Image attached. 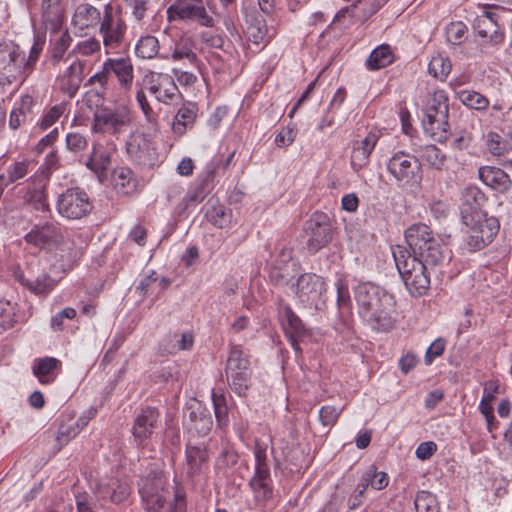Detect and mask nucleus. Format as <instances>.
I'll use <instances>...</instances> for the list:
<instances>
[{
    "label": "nucleus",
    "instance_id": "obj_37",
    "mask_svg": "<svg viewBox=\"0 0 512 512\" xmlns=\"http://www.w3.org/2000/svg\"><path fill=\"white\" fill-rule=\"evenodd\" d=\"M159 40L152 35H144L139 38L135 45V54L144 60L154 59L159 56Z\"/></svg>",
    "mask_w": 512,
    "mask_h": 512
},
{
    "label": "nucleus",
    "instance_id": "obj_54",
    "mask_svg": "<svg viewBox=\"0 0 512 512\" xmlns=\"http://www.w3.org/2000/svg\"><path fill=\"white\" fill-rule=\"evenodd\" d=\"M247 37L255 44L266 42L267 29L263 21L255 20L246 29Z\"/></svg>",
    "mask_w": 512,
    "mask_h": 512
},
{
    "label": "nucleus",
    "instance_id": "obj_62",
    "mask_svg": "<svg viewBox=\"0 0 512 512\" xmlns=\"http://www.w3.org/2000/svg\"><path fill=\"white\" fill-rule=\"evenodd\" d=\"M445 350V340L442 338L436 339L427 349L425 354V363L431 364L433 360L443 354Z\"/></svg>",
    "mask_w": 512,
    "mask_h": 512
},
{
    "label": "nucleus",
    "instance_id": "obj_61",
    "mask_svg": "<svg viewBox=\"0 0 512 512\" xmlns=\"http://www.w3.org/2000/svg\"><path fill=\"white\" fill-rule=\"evenodd\" d=\"M76 310L71 307L64 308L62 311L57 313L51 319V327L54 331H60L63 327V321L65 319H74L76 317Z\"/></svg>",
    "mask_w": 512,
    "mask_h": 512
},
{
    "label": "nucleus",
    "instance_id": "obj_48",
    "mask_svg": "<svg viewBox=\"0 0 512 512\" xmlns=\"http://www.w3.org/2000/svg\"><path fill=\"white\" fill-rule=\"evenodd\" d=\"M486 146L493 156H503L509 151L507 142L496 132H489L486 135Z\"/></svg>",
    "mask_w": 512,
    "mask_h": 512
},
{
    "label": "nucleus",
    "instance_id": "obj_56",
    "mask_svg": "<svg viewBox=\"0 0 512 512\" xmlns=\"http://www.w3.org/2000/svg\"><path fill=\"white\" fill-rule=\"evenodd\" d=\"M71 42H72V37L70 36V34L67 31L60 35V37L56 41L53 51H52V59L55 63L59 62L63 58L64 54L70 47Z\"/></svg>",
    "mask_w": 512,
    "mask_h": 512
},
{
    "label": "nucleus",
    "instance_id": "obj_57",
    "mask_svg": "<svg viewBox=\"0 0 512 512\" xmlns=\"http://www.w3.org/2000/svg\"><path fill=\"white\" fill-rule=\"evenodd\" d=\"M42 10L46 21L59 19L61 15V0H43Z\"/></svg>",
    "mask_w": 512,
    "mask_h": 512
},
{
    "label": "nucleus",
    "instance_id": "obj_52",
    "mask_svg": "<svg viewBox=\"0 0 512 512\" xmlns=\"http://www.w3.org/2000/svg\"><path fill=\"white\" fill-rule=\"evenodd\" d=\"M467 26L461 22H452L446 28L447 41L453 45L461 44L466 38Z\"/></svg>",
    "mask_w": 512,
    "mask_h": 512
},
{
    "label": "nucleus",
    "instance_id": "obj_8",
    "mask_svg": "<svg viewBox=\"0 0 512 512\" xmlns=\"http://www.w3.org/2000/svg\"><path fill=\"white\" fill-rule=\"evenodd\" d=\"M56 209L60 216L68 220H80L93 209L88 194L78 187L68 188L59 194Z\"/></svg>",
    "mask_w": 512,
    "mask_h": 512
},
{
    "label": "nucleus",
    "instance_id": "obj_7",
    "mask_svg": "<svg viewBox=\"0 0 512 512\" xmlns=\"http://www.w3.org/2000/svg\"><path fill=\"white\" fill-rule=\"evenodd\" d=\"M132 113L128 106H100L93 115L92 131L95 133L120 134L131 125Z\"/></svg>",
    "mask_w": 512,
    "mask_h": 512
},
{
    "label": "nucleus",
    "instance_id": "obj_28",
    "mask_svg": "<svg viewBox=\"0 0 512 512\" xmlns=\"http://www.w3.org/2000/svg\"><path fill=\"white\" fill-rule=\"evenodd\" d=\"M478 173L479 178L485 185L500 193H506L512 187L509 175L500 168L483 166L479 168Z\"/></svg>",
    "mask_w": 512,
    "mask_h": 512
},
{
    "label": "nucleus",
    "instance_id": "obj_3",
    "mask_svg": "<svg viewBox=\"0 0 512 512\" xmlns=\"http://www.w3.org/2000/svg\"><path fill=\"white\" fill-rule=\"evenodd\" d=\"M405 239L411 250V256L431 267L442 264L449 259L446 251L434 237L432 230L425 224L419 223L410 226L405 231Z\"/></svg>",
    "mask_w": 512,
    "mask_h": 512
},
{
    "label": "nucleus",
    "instance_id": "obj_58",
    "mask_svg": "<svg viewBox=\"0 0 512 512\" xmlns=\"http://www.w3.org/2000/svg\"><path fill=\"white\" fill-rule=\"evenodd\" d=\"M341 409L335 406H323L319 410V419L324 426H333L339 418Z\"/></svg>",
    "mask_w": 512,
    "mask_h": 512
},
{
    "label": "nucleus",
    "instance_id": "obj_17",
    "mask_svg": "<svg viewBox=\"0 0 512 512\" xmlns=\"http://www.w3.org/2000/svg\"><path fill=\"white\" fill-rule=\"evenodd\" d=\"M325 292L326 283L321 276L305 273L298 278L296 293L303 303L318 307Z\"/></svg>",
    "mask_w": 512,
    "mask_h": 512
},
{
    "label": "nucleus",
    "instance_id": "obj_49",
    "mask_svg": "<svg viewBox=\"0 0 512 512\" xmlns=\"http://www.w3.org/2000/svg\"><path fill=\"white\" fill-rule=\"evenodd\" d=\"M66 110V105L63 103L56 104L49 108L42 116L40 121L38 122L39 128L44 131L50 128L54 123H56L60 117L64 114Z\"/></svg>",
    "mask_w": 512,
    "mask_h": 512
},
{
    "label": "nucleus",
    "instance_id": "obj_35",
    "mask_svg": "<svg viewBox=\"0 0 512 512\" xmlns=\"http://www.w3.org/2000/svg\"><path fill=\"white\" fill-rule=\"evenodd\" d=\"M284 317L286 319L284 326L286 335L294 349L298 350L296 337L305 334V326L289 306L284 307Z\"/></svg>",
    "mask_w": 512,
    "mask_h": 512
},
{
    "label": "nucleus",
    "instance_id": "obj_14",
    "mask_svg": "<svg viewBox=\"0 0 512 512\" xmlns=\"http://www.w3.org/2000/svg\"><path fill=\"white\" fill-rule=\"evenodd\" d=\"M27 244L40 250H53L63 241L59 224L53 221L35 224L24 236Z\"/></svg>",
    "mask_w": 512,
    "mask_h": 512
},
{
    "label": "nucleus",
    "instance_id": "obj_12",
    "mask_svg": "<svg viewBox=\"0 0 512 512\" xmlns=\"http://www.w3.org/2000/svg\"><path fill=\"white\" fill-rule=\"evenodd\" d=\"M255 472L249 485L257 501H268L273 496L272 480L269 465L266 461V451L260 446L254 450Z\"/></svg>",
    "mask_w": 512,
    "mask_h": 512
},
{
    "label": "nucleus",
    "instance_id": "obj_46",
    "mask_svg": "<svg viewBox=\"0 0 512 512\" xmlns=\"http://www.w3.org/2000/svg\"><path fill=\"white\" fill-rule=\"evenodd\" d=\"M33 162L29 159H21L14 161L6 169V180L9 184H12L22 178H24L29 171L32 169Z\"/></svg>",
    "mask_w": 512,
    "mask_h": 512
},
{
    "label": "nucleus",
    "instance_id": "obj_64",
    "mask_svg": "<svg viewBox=\"0 0 512 512\" xmlns=\"http://www.w3.org/2000/svg\"><path fill=\"white\" fill-rule=\"evenodd\" d=\"M337 288V304L340 309L349 307L350 295L347 284L339 279L336 283Z\"/></svg>",
    "mask_w": 512,
    "mask_h": 512
},
{
    "label": "nucleus",
    "instance_id": "obj_51",
    "mask_svg": "<svg viewBox=\"0 0 512 512\" xmlns=\"http://www.w3.org/2000/svg\"><path fill=\"white\" fill-rule=\"evenodd\" d=\"M136 101L140 106V109L143 112L146 121L151 125L153 129H157L158 122L156 114L154 113L152 107L150 106L143 88H139L137 90Z\"/></svg>",
    "mask_w": 512,
    "mask_h": 512
},
{
    "label": "nucleus",
    "instance_id": "obj_63",
    "mask_svg": "<svg viewBox=\"0 0 512 512\" xmlns=\"http://www.w3.org/2000/svg\"><path fill=\"white\" fill-rule=\"evenodd\" d=\"M172 72L181 86L192 87L197 82V76L189 71L173 68Z\"/></svg>",
    "mask_w": 512,
    "mask_h": 512
},
{
    "label": "nucleus",
    "instance_id": "obj_36",
    "mask_svg": "<svg viewBox=\"0 0 512 512\" xmlns=\"http://www.w3.org/2000/svg\"><path fill=\"white\" fill-rule=\"evenodd\" d=\"M127 152L139 162H146L153 155L151 143L143 136H136L127 143Z\"/></svg>",
    "mask_w": 512,
    "mask_h": 512
},
{
    "label": "nucleus",
    "instance_id": "obj_44",
    "mask_svg": "<svg viewBox=\"0 0 512 512\" xmlns=\"http://www.w3.org/2000/svg\"><path fill=\"white\" fill-rule=\"evenodd\" d=\"M109 164L110 156L101 151L97 145H94L91 155L85 163L86 167L96 174H101L108 168Z\"/></svg>",
    "mask_w": 512,
    "mask_h": 512
},
{
    "label": "nucleus",
    "instance_id": "obj_43",
    "mask_svg": "<svg viewBox=\"0 0 512 512\" xmlns=\"http://www.w3.org/2000/svg\"><path fill=\"white\" fill-rule=\"evenodd\" d=\"M451 69L452 64L450 59L442 54L433 56L428 65L429 73L441 81H444L448 77Z\"/></svg>",
    "mask_w": 512,
    "mask_h": 512
},
{
    "label": "nucleus",
    "instance_id": "obj_20",
    "mask_svg": "<svg viewBox=\"0 0 512 512\" xmlns=\"http://www.w3.org/2000/svg\"><path fill=\"white\" fill-rule=\"evenodd\" d=\"M160 413L156 408H143L134 419L132 433L135 440L142 444L150 439L154 430L157 428Z\"/></svg>",
    "mask_w": 512,
    "mask_h": 512
},
{
    "label": "nucleus",
    "instance_id": "obj_9",
    "mask_svg": "<svg viewBox=\"0 0 512 512\" xmlns=\"http://www.w3.org/2000/svg\"><path fill=\"white\" fill-rule=\"evenodd\" d=\"M226 377L231 389L245 395L250 383V363L240 346H231L226 365Z\"/></svg>",
    "mask_w": 512,
    "mask_h": 512
},
{
    "label": "nucleus",
    "instance_id": "obj_1",
    "mask_svg": "<svg viewBox=\"0 0 512 512\" xmlns=\"http://www.w3.org/2000/svg\"><path fill=\"white\" fill-rule=\"evenodd\" d=\"M354 298L360 317L375 331H389L397 322L396 299L371 282L358 284Z\"/></svg>",
    "mask_w": 512,
    "mask_h": 512
},
{
    "label": "nucleus",
    "instance_id": "obj_26",
    "mask_svg": "<svg viewBox=\"0 0 512 512\" xmlns=\"http://www.w3.org/2000/svg\"><path fill=\"white\" fill-rule=\"evenodd\" d=\"M89 414L90 416L88 417L82 416L77 420L70 418L60 424L55 438L57 451L66 446L88 425L89 420L95 415V411H90Z\"/></svg>",
    "mask_w": 512,
    "mask_h": 512
},
{
    "label": "nucleus",
    "instance_id": "obj_45",
    "mask_svg": "<svg viewBox=\"0 0 512 512\" xmlns=\"http://www.w3.org/2000/svg\"><path fill=\"white\" fill-rule=\"evenodd\" d=\"M101 42L95 37H88L76 43L71 54L83 57L100 56Z\"/></svg>",
    "mask_w": 512,
    "mask_h": 512
},
{
    "label": "nucleus",
    "instance_id": "obj_31",
    "mask_svg": "<svg viewBox=\"0 0 512 512\" xmlns=\"http://www.w3.org/2000/svg\"><path fill=\"white\" fill-rule=\"evenodd\" d=\"M102 20L99 9L89 3L79 4L72 17V24L83 30L100 24Z\"/></svg>",
    "mask_w": 512,
    "mask_h": 512
},
{
    "label": "nucleus",
    "instance_id": "obj_15",
    "mask_svg": "<svg viewBox=\"0 0 512 512\" xmlns=\"http://www.w3.org/2000/svg\"><path fill=\"white\" fill-rule=\"evenodd\" d=\"M307 247L312 253L318 252L332 239V227L327 214L315 212L306 223Z\"/></svg>",
    "mask_w": 512,
    "mask_h": 512
},
{
    "label": "nucleus",
    "instance_id": "obj_25",
    "mask_svg": "<svg viewBox=\"0 0 512 512\" xmlns=\"http://www.w3.org/2000/svg\"><path fill=\"white\" fill-rule=\"evenodd\" d=\"M45 186V182L38 177H31L27 181V190L24 196V201L36 211H50V205L45 193Z\"/></svg>",
    "mask_w": 512,
    "mask_h": 512
},
{
    "label": "nucleus",
    "instance_id": "obj_47",
    "mask_svg": "<svg viewBox=\"0 0 512 512\" xmlns=\"http://www.w3.org/2000/svg\"><path fill=\"white\" fill-rule=\"evenodd\" d=\"M414 505L417 512H439L436 497L428 491L419 492Z\"/></svg>",
    "mask_w": 512,
    "mask_h": 512
},
{
    "label": "nucleus",
    "instance_id": "obj_27",
    "mask_svg": "<svg viewBox=\"0 0 512 512\" xmlns=\"http://www.w3.org/2000/svg\"><path fill=\"white\" fill-rule=\"evenodd\" d=\"M131 488L126 481L118 478H110L101 481L97 486V493L103 499H109L114 503H122L128 499Z\"/></svg>",
    "mask_w": 512,
    "mask_h": 512
},
{
    "label": "nucleus",
    "instance_id": "obj_18",
    "mask_svg": "<svg viewBox=\"0 0 512 512\" xmlns=\"http://www.w3.org/2000/svg\"><path fill=\"white\" fill-rule=\"evenodd\" d=\"M44 45L45 38L42 36H36L28 58H26L25 53L21 51L18 46L14 47L10 51V65L13 64L15 66L13 73L14 77L17 74H30L32 72L40 54L43 51Z\"/></svg>",
    "mask_w": 512,
    "mask_h": 512
},
{
    "label": "nucleus",
    "instance_id": "obj_5",
    "mask_svg": "<svg viewBox=\"0 0 512 512\" xmlns=\"http://www.w3.org/2000/svg\"><path fill=\"white\" fill-rule=\"evenodd\" d=\"M422 125L426 134L438 142L448 138L449 99L445 91L437 90L428 96L423 108Z\"/></svg>",
    "mask_w": 512,
    "mask_h": 512
},
{
    "label": "nucleus",
    "instance_id": "obj_4",
    "mask_svg": "<svg viewBox=\"0 0 512 512\" xmlns=\"http://www.w3.org/2000/svg\"><path fill=\"white\" fill-rule=\"evenodd\" d=\"M398 272L405 284V287L413 297H420L427 293L430 288L429 265L412 257L409 250L397 246L393 251Z\"/></svg>",
    "mask_w": 512,
    "mask_h": 512
},
{
    "label": "nucleus",
    "instance_id": "obj_10",
    "mask_svg": "<svg viewBox=\"0 0 512 512\" xmlns=\"http://www.w3.org/2000/svg\"><path fill=\"white\" fill-rule=\"evenodd\" d=\"M387 170L403 186L419 183L421 179L419 160L404 151H398L392 155L388 161Z\"/></svg>",
    "mask_w": 512,
    "mask_h": 512
},
{
    "label": "nucleus",
    "instance_id": "obj_19",
    "mask_svg": "<svg viewBox=\"0 0 512 512\" xmlns=\"http://www.w3.org/2000/svg\"><path fill=\"white\" fill-rule=\"evenodd\" d=\"M14 277L17 282L36 295L46 294L55 286L54 280L46 273L36 275L32 265L26 269L17 268L14 271Z\"/></svg>",
    "mask_w": 512,
    "mask_h": 512
},
{
    "label": "nucleus",
    "instance_id": "obj_39",
    "mask_svg": "<svg viewBox=\"0 0 512 512\" xmlns=\"http://www.w3.org/2000/svg\"><path fill=\"white\" fill-rule=\"evenodd\" d=\"M483 199V194L477 187L470 186L464 189L462 194L463 208L462 217L464 215L479 216L480 200Z\"/></svg>",
    "mask_w": 512,
    "mask_h": 512
},
{
    "label": "nucleus",
    "instance_id": "obj_55",
    "mask_svg": "<svg viewBox=\"0 0 512 512\" xmlns=\"http://www.w3.org/2000/svg\"><path fill=\"white\" fill-rule=\"evenodd\" d=\"M66 148L72 153H80L88 146V140L79 132H69L65 138Z\"/></svg>",
    "mask_w": 512,
    "mask_h": 512
},
{
    "label": "nucleus",
    "instance_id": "obj_2",
    "mask_svg": "<svg viewBox=\"0 0 512 512\" xmlns=\"http://www.w3.org/2000/svg\"><path fill=\"white\" fill-rule=\"evenodd\" d=\"M143 508L146 512H186L184 495L177 489L166 487L163 476L147 478L140 487Z\"/></svg>",
    "mask_w": 512,
    "mask_h": 512
},
{
    "label": "nucleus",
    "instance_id": "obj_24",
    "mask_svg": "<svg viewBox=\"0 0 512 512\" xmlns=\"http://www.w3.org/2000/svg\"><path fill=\"white\" fill-rule=\"evenodd\" d=\"M170 52L161 54L162 59H171L172 61L187 60L191 65H197L198 56L195 53V41L190 36L182 35L174 40V45Z\"/></svg>",
    "mask_w": 512,
    "mask_h": 512
},
{
    "label": "nucleus",
    "instance_id": "obj_13",
    "mask_svg": "<svg viewBox=\"0 0 512 512\" xmlns=\"http://www.w3.org/2000/svg\"><path fill=\"white\" fill-rule=\"evenodd\" d=\"M167 17L170 21L196 22L208 28L213 27L215 24L214 18L209 15L205 7V3L176 1L168 7Z\"/></svg>",
    "mask_w": 512,
    "mask_h": 512
},
{
    "label": "nucleus",
    "instance_id": "obj_11",
    "mask_svg": "<svg viewBox=\"0 0 512 512\" xmlns=\"http://www.w3.org/2000/svg\"><path fill=\"white\" fill-rule=\"evenodd\" d=\"M463 221L470 227L468 236V245L474 250H480L492 242L494 236L498 233L499 225L495 218L482 219L479 216L464 215Z\"/></svg>",
    "mask_w": 512,
    "mask_h": 512
},
{
    "label": "nucleus",
    "instance_id": "obj_30",
    "mask_svg": "<svg viewBox=\"0 0 512 512\" xmlns=\"http://www.w3.org/2000/svg\"><path fill=\"white\" fill-rule=\"evenodd\" d=\"M61 366V361L57 358H37L33 361L32 371L41 384H50L55 381Z\"/></svg>",
    "mask_w": 512,
    "mask_h": 512
},
{
    "label": "nucleus",
    "instance_id": "obj_21",
    "mask_svg": "<svg viewBox=\"0 0 512 512\" xmlns=\"http://www.w3.org/2000/svg\"><path fill=\"white\" fill-rule=\"evenodd\" d=\"M379 130L373 129L361 140L354 142L351 153V166L355 171L369 163L370 155L380 139Z\"/></svg>",
    "mask_w": 512,
    "mask_h": 512
},
{
    "label": "nucleus",
    "instance_id": "obj_38",
    "mask_svg": "<svg viewBox=\"0 0 512 512\" xmlns=\"http://www.w3.org/2000/svg\"><path fill=\"white\" fill-rule=\"evenodd\" d=\"M393 62V53L389 45H380L375 48L366 60L369 70H379Z\"/></svg>",
    "mask_w": 512,
    "mask_h": 512
},
{
    "label": "nucleus",
    "instance_id": "obj_34",
    "mask_svg": "<svg viewBox=\"0 0 512 512\" xmlns=\"http://www.w3.org/2000/svg\"><path fill=\"white\" fill-rule=\"evenodd\" d=\"M83 65L80 61H74L67 68L61 79V90L73 97L82 82Z\"/></svg>",
    "mask_w": 512,
    "mask_h": 512
},
{
    "label": "nucleus",
    "instance_id": "obj_59",
    "mask_svg": "<svg viewBox=\"0 0 512 512\" xmlns=\"http://www.w3.org/2000/svg\"><path fill=\"white\" fill-rule=\"evenodd\" d=\"M297 135V130L293 126H287L279 131L275 137V144L278 147L290 146Z\"/></svg>",
    "mask_w": 512,
    "mask_h": 512
},
{
    "label": "nucleus",
    "instance_id": "obj_60",
    "mask_svg": "<svg viewBox=\"0 0 512 512\" xmlns=\"http://www.w3.org/2000/svg\"><path fill=\"white\" fill-rule=\"evenodd\" d=\"M201 42L209 48L222 49L224 38L221 34L212 31H204L200 34Z\"/></svg>",
    "mask_w": 512,
    "mask_h": 512
},
{
    "label": "nucleus",
    "instance_id": "obj_32",
    "mask_svg": "<svg viewBox=\"0 0 512 512\" xmlns=\"http://www.w3.org/2000/svg\"><path fill=\"white\" fill-rule=\"evenodd\" d=\"M198 106L194 102L184 103L176 113L172 130L176 135H183L188 128H191L197 118Z\"/></svg>",
    "mask_w": 512,
    "mask_h": 512
},
{
    "label": "nucleus",
    "instance_id": "obj_53",
    "mask_svg": "<svg viewBox=\"0 0 512 512\" xmlns=\"http://www.w3.org/2000/svg\"><path fill=\"white\" fill-rule=\"evenodd\" d=\"M130 9L133 19L142 22L150 9V0H123Z\"/></svg>",
    "mask_w": 512,
    "mask_h": 512
},
{
    "label": "nucleus",
    "instance_id": "obj_50",
    "mask_svg": "<svg viewBox=\"0 0 512 512\" xmlns=\"http://www.w3.org/2000/svg\"><path fill=\"white\" fill-rule=\"evenodd\" d=\"M364 480L375 490L384 489L389 483V476L382 471H377L375 466H370L364 473Z\"/></svg>",
    "mask_w": 512,
    "mask_h": 512
},
{
    "label": "nucleus",
    "instance_id": "obj_40",
    "mask_svg": "<svg viewBox=\"0 0 512 512\" xmlns=\"http://www.w3.org/2000/svg\"><path fill=\"white\" fill-rule=\"evenodd\" d=\"M113 184L115 189L122 194H129L136 187L133 172L127 167H120L114 170Z\"/></svg>",
    "mask_w": 512,
    "mask_h": 512
},
{
    "label": "nucleus",
    "instance_id": "obj_6",
    "mask_svg": "<svg viewBox=\"0 0 512 512\" xmlns=\"http://www.w3.org/2000/svg\"><path fill=\"white\" fill-rule=\"evenodd\" d=\"M127 25L121 15V8L114 12L111 2L104 5L103 17L99 24V34L106 54L116 52L123 44Z\"/></svg>",
    "mask_w": 512,
    "mask_h": 512
},
{
    "label": "nucleus",
    "instance_id": "obj_16",
    "mask_svg": "<svg viewBox=\"0 0 512 512\" xmlns=\"http://www.w3.org/2000/svg\"><path fill=\"white\" fill-rule=\"evenodd\" d=\"M146 88L159 102L171 104L175 102L179 96V90L174 79L169 74L152 73L146 77Z\"/></svg>",
    "mask_w": 512,
    "mask_h": 512
},
{
    "label": "nucleus",
    "instance_id": "obj_41",
    "mask_svg": "<svg viewBox=\"0 0 512 512\" xmlns=\"http://www.w3.org/2000/svg\"><path fill=\"white\" fill-rule=\"evenodd\" d=\"M420 159L429 167L442 170L445 165L446 155L435 145H426L419 150Z\"/></svg>",
    "mask_w": 512,
    "mask_h": 512
},
{
    "label": "nucleus",
    "instance_id": "obj_22",
    "mask_svg": "<svg viewBox=\"0 0 512 512\" xmlns=\"http://www.w3.org/2000/svg\"><path fill=\"white\" fill-rule=\"evenodd\" d=\"M474 29L485 43L499 45L504 41V32L500 29L490 12H484L476 18Z\"/></svg>",
    "mask_w": 512,
    "mask_h": 512
},
{
    "label": "nucleus",
    "instance_id": "obj_23",
    "mask_svg": "<svg viewBox=\"0 0 512 512\" xmlns=\"http://www.w3.org/2000/svg\"><path fill=\"white\" fill-rule=\"evenodd\" d=\"M110 72L117 79L119 87L128 92L131 90L134 81V66L130 58H107Z\"/></svg>",
    "mask_w": 512,
    "mask_h": 512
},
{
    "label": "nucleus",
    "instance_id": "obj_29",
    "mask_svg": "<svg viewBox=\"0 0 512 512\" xmlns=\"http://www.w3.org/2000/svg\"><path fill=\"white\" fill-rule=\"evenodd\" d=\"M208 452L204 447L187 446L185 473L188 477H195L205 472L208 467Z\"/></svg>",
    "mask_w": 512,
    "mask_h": 512
},
{
    "label": "nucleus",
    "instance_id": "obj_42",
    "mask_svg": "<svg viewBox=\"0 0 512 512\" xmlns=\"http://www.w3.org/2000/svg\"><path fill=\"white\" fill-rule=\"evenodd\" d=\"M459 101L470 109L484 111L489 107V100L484 95L473 90L458 92Z\"/></svg>",
    "mask_w": 512,
    "mask_h": 512
},
{
    "label": "nucleus",
    "instance_id": "obj_33",
    "mask_svg": "<svg viewBox=\"0 0 512 512\" xmlns=\"http://www.w3.org/2000/svg\"><path fill=\"white\" fill-rule=\"evenodd\" d=\"M111 76L112 74L110 72L107 61L105 60L102 64L101 70L96 72L88 80L89 85H98L101 91L95 89L87 92V101L91 102L92 99L95 98L94 102L96 106H99V104H101L104 101V90L107 89Z\"/></svg>",
    "mask_w": 512,
    "mask_h": 512
}]
</instances>
